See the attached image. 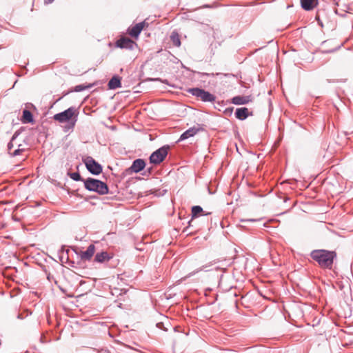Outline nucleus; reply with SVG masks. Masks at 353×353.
<instances>
[{
    "mask_svg": "<svg viewBox=\"0 0 353 353\" xmlns=\"http://www.w3.org/2000/svg\"><path fill=\"white\" fill-rule=\"evenodd\" d=\"M336 256L334 252L327 251L325 250H314L311 253V257L316 261L319 265L323 268H331L333 264V260Z\"/></svg>",
    "mask_w": 353,
    "mask_h": 353,
    "instance_id": "nucleus-1",
    "label": "nucleus"
},
{
    "mask_svg": "<svg viewBox=\"0 0 353 353\" xmlns=\"http://www.w3.org/2000/svg\"><path fill=\"white\" fill-rule=\"evenodd\" d=\"M79 110L75 107H70L67 110L53 116V119L61 123H69V128H73L77 121Z\"/></svg>",
    "mask_w": 353,
    "mask_h": 353,
    "instance_id": "nucleus-2",
    "label": "nucleus"
},
{
    "mask_svg": "<svg viewBox=\"0 0 353 353\" xmlns=\"http://www.w3.org/2000/svg\"><path fill=\"white\" fill-rule=\"evenodd\" d=\"M84 185L87 190L96 192L100 194H105L108 192L106 183L97 179L88 178L84 181Z\"/></svg>",
    "mask_w": 353,
    "mask_h": 353,
    "instance_id": "nucleus-3",
    "label": "nucleus"
},
{
    "mask_svg": "<svg viewBox=\"0 0 353 353\" xmlns=\"http://www.w3.org/2000/svg\"><path fill=\"white\" fill-rule=\"evenodd\" d=\"M193 96L204 102H214L216 100V97L203 89L200 88H191L188 91Z\"/></svg>",
    "mask_w": 353,
    "mask_h": 353,
    "instance_id": "nucleus-4",
    "label": "nucleus"
},
{
    "mask_svg": "<svg viewBox=\"0 0 353 353\" xmlns=\"http://www.w3.org/2000/svg\"><path fill=\"white\" fill-rule=\"evenodd\" d=\"M168 149V146H163L154 152L150 157V163L153 164H159L161 163L167 156Z\"/></svg>",
    "mask_w": 353,
    "mask_h": 353,
    "instance_id": "nucleus-5",
    "label": "nucleus"
},
{
    "mask_svg": "<svg viewBox=\"0 0 353 353\" xmlns=\"http://www.w3.org/2000/svg\"><path fill=\"white\" fill-rule=\"evenodd\" d=\"M83 163L89 172L93 174H99L102 172V166L91 157H85Z\"/></svg>",
    "mask_w": 353,
    "mask_h": 353,
    "instance_id": "nucleus-6",
    "label": "nucleus"
},
{
    "mask_svg": "<svg viewBox=\"0 0 353 353\" xmlns=\"http://www.w3.org/2000/svg\"><path fill=\"white\" fill-rule=\"evenodd\" d=\"M148 23L145 21H142L141 23H137L132 28H129L128 32V34L135 38L137 39L141 32L145 28L148 27Z\"/></svg>",
    "mask_w": 353,
    "mask_h": 353,
    "instance_id": "nucleus-7",
    "label": "nucleus"
},
{
    "mask_svg": "<svg viewBox=\"0 0 353 353\" xmlns=\"http://www.w3.org/2000/svg\"><path fill=\"white\" fill-rule=\"evenodd\" d=\"M116 44L121 48L132 49L136 43L129 38L122 37L117 41Z\"/></svg>",
    "mask_w": 353,
    "mask_h": 353,
    "instance_id": "nucleus-8",
    "label": "nucleus"
},
{
    "mask_svg": "<svg viewBox=\"0 0 353 353\" xmlns=\"http://www.w3.org/2000/svg\"><path fill=\"white\" fill-rule=\"evenodd\" d=\"M95 252V247L94 245H90L85 251H82L79 253L80 258L82 260H90Z\"/></svg>",
    "mask_w": 353,
    "mask_h": 353,
    "instance_id": "nucleus-9",
    "label": "nucleus"
},
{
    "mask_svg": "<svg viewBox=\"0 0 353 353\" xmlns=\"http://www.w3.org/2000/svg\"><path fill=\"white\" fill-rule=\"evenodd\" d=\"M252 101L251 96H236L232 99V103L235 105H244Z\"/></svg>",
    "mask_w": 353,
    "mask_h": 353,
    "instance_id": "nucleus-10",
    "label": "nucleus"
},
{
    "mask_svg": "<svg viewBox=\"0 0 353 353\" xmlns=\"http://www.w3.org/2000/svg\"><path fill=\"white\" fill-rule=\"evenodd\" d=\"M145 161L143 159H139L133 162L130 170L134 172H139L145 168Z\"/></svg>",
    "mask_w": 353,
    "mask_h": 353,
    "instance_id": "nucleus-11",
    "label": "nucleus"
},
{
    "mask_svg": "<svg viewBox=\"0 0 353 353\" xmlns=\"http://www.w3.org/2000/svg\"><path fill=\"white\" fill-rule=\"evenodd\" d=\"M301 3L305 10H312L318 5V0H301Z\"/></svg>",
    "mask_w": 353,
    "mask_h": 353,
    "instance_id": "nucleus-12",
    "label": "nucleus"
},
{
    "mask_svg": "<svg viewBox=\"0 0 353 353\" xmlns=\"http://www.w3.org/2000/svg\"><path fill=\"white\" fill-rule=\"evenodd\" d=\"M199 130L200 128L198 127L190 128L181 135L180 140L186 139L191 137H193L199 131Z\"/></svg>",
    "mask_w": 353,
    "mask_h": 353,
    "instance_id": "nucleus-13",
    "label": "nucleus"
},
{
    "mask_svg": "<svg viewBox=\"0 0 353 353\" xmlns=\"http://www.w3.org/2000/svg\"><path fill=\"white\" fill-rule=\"evenodd\" d=\"M249 114V110L247 108H237L235 112L236 117L240 120L245 119Z\"/></svg>",
    "mask_w": 353,
    "mask_h": 353,
    "instance_id": "nucleus-14",
    "label": "nucleus"
},
{
    "mask_svg": "<svg viewBox=\"0 0 353 353\" xmlns=\"http://www.w3.org/2000/svg\"><path fill=\"white\" fill-rule=\"evenodd\" d=\"M112 256L110 255L107 252H101L97 253L95 256L94 260L99 263H103L109 261Z\"/></svg>",
    "mask_w": 353,
    "mask_h": 353,
    "instance_id": "nucleus-15",
    "label": "nucleus"
},
{
    "mask_svg": "<svg viewBox=\"0 0 353 353\" xmlns=\"http://www.w3.org/2000/svg\"><path fill=\"white\" fill-rule=\"evenodd\" d=\"M121 86V79L119 77H112L108 82V87L110 89H116Z\"/></svg>",
    "mask_w": 353,
    "mask_h": 353,
    "instance_id": "nucleus-16",
    "label": "nucleus"
},
{
    "mask_svg": "<svg viewBox=\"0 0 353 353\" xmlns=\"http://www.w3.org/2000/svg\"><path fill=\"white\" fill-rule=\"evenodd\" d=\"M170 40L172 42L173 45L176 47H180L181 46V39L179 34L174 31L172 32L170 35Z\"/></svg>",
    "mask_w": 353,
    "mask_h": 353,
    "instance_id": "nucleus-17",
    "label": "nucleus"
},
{
    "mask_svg": "<svg viewBox=\"0 0 353 353\" xmlns=\"http://www.w3.org/2000/svg\"><path fill=\"white\" fill-rule=\"evenodd\" d=\"M21 121L24 123L32 122L33 119L32 113L29 110H24Z\"/></svg>",
    "mask_w": 353,
    "mask_h": 353,
    "instance_id": "nucleus-18",
    "label": "nucleus"
},
{
    "mask_svg": "<svg viewBox=\"0 0 353 353\" xmlns=\"http://www.w3.org/2000/svg\"><path fill=\"white\" fill-rule=\"evenodd\" d=\"M202 212H203V209H202L201 207H200L199 205H195V206H193L192 208V218L197 217L199 214L207 215V214H210V213L202 214Z\"/></svg>",
    "mask_w": 353,
    "mask_h": 353,
    "instance_id": "nucleus-19",
    "label": "nucleus"
},
{
    "mask_svg": "<svg viewBox=\"0 0 353 353\" xmlns=\"http://www.w3.org/2000/svg\"><path fill=\"white\" fill-rule=\"evenodd\" d=\"M12 143H11L9 144L8 149L10 150V154L12 156H17V155L20 154V153L22 151H23V148H19V149H16V150H14V151L12 152Z\"/></svg>",
    "mask_w": 353,
    "mask_h": 353,
    "instance_id": "nucleus-20",
    "label": "nucleus"
},
{
    "mask_svg": "<svg viewBox=\"0 0 353 353\" xmlns=\"http://www.w3.org/2000/svg\"><path fill=\"white\" fill-rule=\"evenodd\" d=\"M70 177L74 181H79L81 179V175L79 172H72L70 174Z\"/></svg>",
    "mask_w": 353,
    "mask_h": 353,
    "instance_id": "nucleus-21",
    "label": "nucleus"
},
{
    "mask_svg": "<svg viewBox=\"0 0 353 353\" xmlns=\"http://www.w3.org/2000/svg\"><path fill=\"white\" fill-rule=\"evenodd\" d=\"M87 88H89V86L85 87V86H83L82 85H79L76 86L75 91L80 92V91H82V90H85Z\"/></svg>",
    "mask_w": 353,
    "mask_h": 353,
    "instance_id": "nucleus-22",
    "label": "nucleus"
},
{
    "mask_svg": "<svg viewBox=\"0 0 353 353\" xmlns=\"http://www.w3.org/2000/svg\"><path fill=\"white\" fill-rule=\"evenodd\" d=\"M334 51V49H330V50L325 49L323 50V52L324 53H331V52H333Z\"/></svg>",
    "mask_w": 353,
    "mask_h": 353,
    "instance_id": "nucleus-23",
    "label": "nucleus"
},
{
    "mask_svg": "<svg viewBox=\"0 0 353 353\" xmlns=\"http://www.w3.org/2000/svg\"><path fill=\"white\" fill-rule=\"evenodd\" d=\"M329 43H330V41H323V43H322V46H323V47H324V48H325V47L327 46V45Z\"/></svg>",
    "mask_w": 353,
    "mask_h": 353,
    "instance_id": "nucleus-24",
    "label": "nucleus"
},
{
    "mask_svg": "<svg viewBox=\"0 0 353 353\" xmlns=\"http://www.w3.org/2000/svg\"><path fill=\"white\" fill-rule=\"evenodd\" d=\"M54 0H45V3H50L53 1Z\"/></svg>",
    "mask_w": 353,
    "mask_h": 353,
    "instance_id": "nucleus-25",
    "label": "nucleus"
},
{
    "mask_svg": "<svg viewBox=\"0 0 353 353\" xmlns=\"http://www.w3.org/2000/svg\"><path fill=\"white\" fill-rule=\"evenodd\" d=\"M102 353H110L108 351H104Z\"/></svg>",
    "mask_w": 353,
    "mask_h": 353,
    "instance_id": "nucleus-26",
    "label": "nucleus"
}]
</instances>
